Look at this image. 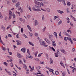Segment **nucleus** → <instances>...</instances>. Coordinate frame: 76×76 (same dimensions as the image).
<instances>
[{"label": "nucleus", "instance_id": "obj_53", "mask_svg": "<svg viewBox=\"0 0 76 76\" xmlns=\"http://www.w3.org/2000/svg\"><path fill=\"white\" fill-rule=\"evenodd\" d=\"M8 36L9 37H10V38L12 37V35H10V34H9L8 35Z\"/></svg>", "mask_w": 76, "mask_h": 76}, {"label": "nucleus", "instance_id": "obj_62", "mask_svg": "<svg viewBox=\"0 0 76 76\" xmlns=\"http://www.w3.org/2000/svg\"><path fill=\"white\" fill-rule=\"evenodd\" d=\"M52 49L53 50V51H56V50H55V49H54V48L52 47Z\"/></svg>", "mask_w": 76, "mask_h": 76}, {"label": "nucleus", "instance_id": "obj_14", "mask_svg": "<svg viewBox=\"0 0 76 76\" xmlns=\"http://www.w3.org/2000/svg\"><path fill=\"white\" fill-rule=\"evenodd\" d=\"M58 54H59V51H57V53H56L55 56L56 57H57L58 56Z\"/></svg>", "mask_w": 76, "mask_h": 76}, {"label": "nucleus", "instance_id": "obj_40", "mask_svg": "<svg viewBox=\"0 0 76 76\" xmlns=\"http://www.w3.org/2000/svg\"><path fill=\"white\" fill-rule=\"evenodd\" d=\"M67 5L68 6H70V2H68L67 3Z\"/></svg>", "mask_w": 76, "mask_h": 76}, {"label": "nucleus", "instance_id": "obj_51", "mask_svg": "<svg viewBox=\"0 0 76 76\" xmlns=\"http://www.w3.org/2000/svg\"><path fill=\"white\" fill-rule=\"evenodd\" d=\"M3 51H5L6 50V48L3 47L2 48Z\"/></svg>", "mask_w": 76, "mask_h": 76}, {"label": "nucleus", "instance_id": "obj_33", "mask_svg": "<svg viewBox=\"0 0 76 76\" xmlns=\"http://www.w3.org/2000/svg\"><path fill=\"white\" fill-rule=\"evenodd\" d=\"M46 29V27H44V28L42 29L43 32H45V31Z\"/></svg>", "mask_w": 76, "mask_h": 76}, {"label": "nucleus", "instance_id": "obj_1", "mask_svg": "<svg viewBox=\"0 0 76 76\" xmlns=\"http://www.w3.org/2000/svg\"><path fill=\"white\" fill-rule=\"evenodd\" d=\"M41 6L39 7L37 6L36 5H34V7H33L32 8V9L34 11H37V12H40L41 10H39V9L41 8Z\"/></svg>", "mask_w": 76, "mask_h": 76}, {"label": "nucleus", "instance_id": "obj_2", "mask_svg": "<svg viewBox=\"0 0 76 76\" xmlns=\"http://www.w3.org/2000/svg\"><path fill=\"white\" fill-rule=\"evenodd\" d=\"M40 43V44L41 45H44L45 47H47V46H48V45H45V43L44 42H45L44 41H42L41 40H40L39 41Z\"/></svg>", "mask_w": 76, "mask_h": 76}, {"label": "nucleus", "instance_id": "obj_21", "mask_svg": "<svg viewBox=\"0 0 76 76\" xmlns=\"http://www.w3.org/2000/svg\"><path fill=\"white\" fill-rule=\"evenodd\" d=\"M28 44H29V45H32V46H34V45L31 42H29Z\"/></svg>", "mask_w": 76, "mask_h": 76}, {"label": "nucleus", "instance_id": "obj_5", "mask_svg": "<svg viewBox=\"0 0 76 76\" xmlns=\"http://www.w3.org/2000/svg\"><path fill=\"white\" fill-rule=\"evenodd\" d=\"M5 70L6 72H7V74H8L9 75H10V76H11V75H12V73H11L10 72L8 71L6 69H5Z\"/></svg>", "mask_w": 76, "mask_h": 76}, {"label": "nucleus", "instance_id": "obj_27", "mask_svg": "<svg viewBox=\"0 0 76 76\" xmlns=\"http://www.w3.org/2000/svg\"><path fill=\"white\" fill-rule=\"evenodd\" d=\"M54 71V70L53 69H52L50 70V72L52 73L53 75H54V73L53 72Z\"/></svg>", "mask_w": 76, "mask_h": 76}, {"label": "nucleus", "instance_id": "obj_61", "mask_svg": "<svg viewBox=\"0 0 76 76\" xmlns=\"http://www.w3.org/2000/svg\"><path fill=\"white\" fill-rule=\"evenodd\" d=\"M7 4H10V1H8L7 2Z\"/></svg>", "mask_w": 76, "mask_h": 76}, {"label": "nucleus", "instance_id": "obj_30", "mask_svg": "<svg viewBox=\"0 0 76 76\" xmlns=\"http://www.w3.org/2000/svg\"><path fill=\"white\" fill-rule=\"evenodd\" d=\"M34 60L36 61H39V59L38 58H35Z\"/></svg>", "mask_w": 76, "mask_h": 76}, {"label": "nucleus", "instance_id": "obj_9", "mask_svg": "<svg viewBox=\"0 0 76 76\" xmlns=\"http://www.w3.org/2000/svg\"><path fill=\"white\" fill-rule=\"evenodd\" d=\"M34 3H35V4H36V5H37V6L38 5L39 2H38V1H37V0H34Z\"/></svg>", "mask_w": 76, "mask_h": 76}, {"label": "nucleus", "instance_id": "obj_19", "mask_svg": "<svg viewBox=\"0 0 76 76\" xmlns=\"http://www.w3.org/2000/svg\"><path fill=\"white\" fill-rule=\"evenodd\" d=\"M16 42H17L19 44H20V45H21V44H22V42L19 40H16Z\"/></svg>", "mask_w": 76, "mask_h": 76}, {"label": "nucleus", "instance_id": "obj_10", "mask_svg": "<svg viewBox=\"0 0 76 76\" xmlns=\"http://www.w3.org/2000/svg\"><path fill=\"white\" fill-rule=\"evenodd\" d=\"M17 56L18 58H21L22 57V56L19 53H17Z\"/></svg>", "mask_w": 76, "mask_h": 76}, {"label": "nucleus", "instance_id": "obj_57", "mask_svg": "<svg viewBox=\"0 0 76 76\" xmlns=\"http://www.w3.org/2000/svg\"><path fill=\"white\" fill-rule=\"evenodd\" d=\"M75 51V48H73L72 50V52H74Z\"/></svg>", "mask_w": 76, "mask_h": 76}, {"label": "nucleus", "instance_id": "obj_6", "mask_svg": "<svg viewBox=\"0 0 76 76\" xmlns=\"http://www.w3.org/2000/svg\"><path fill=\"white\" fill-rule=\"evenodd\" d=\"M57 12L58 13H60V14H63V13H64V12L62 11H60L59 10H57Z\"/></svg>", "mask_w": 76, "mask_h": 76}, {"label": "nucleus", "instance_id": "obj_18", "mask_svg": "<svg viewBox=\"0 0 76 76\" xmlns=\"http://www.w3.org/2000/svg\"><path fill=\"white\" fill-rule=\"evenodd\" d=\"M38 6H43V3L42 2H39Z\"/></svg>", "mask_w": 76, "mask_h": 76}, {"label": "nucleus", "instance_id": "obj_17", "mask_svg": "<svg viewBox=\"0 0 76 76\" xmlns=\"http://www.w3.org/2000/svg\"><path fill=\"white\" fill-rule=\"evenodd\" d=\"M35 25L36 26L37 25H38V21L37 20H36L35 21Z\"/></svg>", "mask_w": 76, "mask_h": 76}, {"label": "nucleus", "instance_id": "obj_47", "mask_svg": "<svg viewBox=\"0 0 76 76\" xmlns=\"http://www.w3.org/2000/svg\"><path fill=\"white\" fill-rule=\"evenodd\" d=\"M15 66L17 68V69H19V70H20V69H21L20 68V67H18V66L17 65H15Z\"/></svg>", "mask_w": 76, "mask_h": 76}, {"label": "nucleus", "instance_id": "obj_29", "mask_svg": "<svg viewBox=\"0 0 76 76\" xmlns=\"http://www.w3.org/2000/svg\"><path fill=\"white\" fill-rule=\"evenodd\" d=\"M19 60L20 61L19 63H20V64H23V62H22V60H20V59H19Z\"/></svg>", "mask_w": 76, "mask_h": 76}, {"label": "nucleus", "instance_id": "obj_26", "mask_svg": "<svg viewBox=\"0 0 76 76\" xmlns=\"http://www.w3.org/2000/svg\"><path fill=\"white\" fill-rule=\"evenodd\" d=\"M46 10L47 11V12H50V8H46Z\"/></svg>", "mask_w": 76, "mask_h": 76}, {"label": "nucleus", "instance_id": "obj_58", "mask_svg": "<svg viewBox=\"0 0 76 76\" xmlns=\"http://www.w3.org/2000/svg\"><path fill=\"white\" fill-rule=\"evenodd\" d=\"M37 76H43L44 75L42 74H41L40 75H38V74L37 75Z\"/></svg>", "mask_w": 76, "mask_h": 76}, {"label": "nucleus", "instance_id": "obj_56", "mask_svg": "<svg viewBox=\"0 0 76 76\" xmlns=\"http://www.w3.org/2000/svg\"><path fill=\"white\" fill-rule=\"evenodd\" d=\"M61 66H63V67H64V68H65V67H64V64H61Z\"/></svg>", "mask_w": 76, "mask_h": 76}, {"label": "nucleus", "instance_id": "obj_37", "mask_svg": "<svg viewBox=\"0 0 76 76\" xmlns=\"http://www.w3.org/2000/svg\"><path fill=\"white\" fill-rule=\"evenodd\" d=\"M4 65H5V66H7L8 65V63L6 62H4Z\"/></svg>", "mask_w": 76, "mask_h": 76}, {"label": "nucleus", "instance_id": "obj_16", "mask_svg": "<svg viewBox=\"0 0 76 76\" xmlns=\"http://www.w3.org/2000/svg\"><path fill=\"white\" fill-rule=\"evenodd\" d=\"M50 64H52L53 63V59H52V58H50Z\"/></svg>", "mask_w": 76, "mask_h": 76}, {"label": "nucleus", "instance_id": "obj_12", "mask_svg": "<svg viewBox=\"0 0 76 76\" xmlns=\"http://www.w3.org/2000/svg\"><path fill=\"white\" fill-rule=\"evenodd\" d=\"M52 45L53 47H56V44L55 43V41H54L52 42Z\"/></svg>", "mask_w": 76, "mask_h": 76}, {"label": "nucleus", "instance_id": "obj_42", "mask_svg": "<svg viewBox=\"0 0 76 76\" xmlns=\"http://www.w3.org/2000/svg\"><path fill=\"white\" fill-rule=\"evenodd\" d=\"M67 39H68V37H64V40L65 41H66L67 40Z\"/></svg>", "mask_w": 76, "mask_h": 76}, {"label": "nucleus", "instance_id": "obj_4", "mask_svg": "<svg viewBox=\"0 0 76 76\" xmlns=\"http://www.w3.org/2000/svg\"><path fill=\"white\" fill-rule=\"evenodd\" d=\"M44 40L45 41H46V42H47V43H48V44H51V42L47 38H45Z\"/></svg>", "mask_w": 76, "mask_h": 76}, {"label": "nucleus", "instance_id": "obj_13", "mask_svg": "<svg viewBox=\"0 0 76 76\" xmlns=\"http://www.w3.org/2000/svg\"><path fill=\"white\" fill-rule=\"evenodd\" d=\"M19 3L18 2L17 3H16L15 6L17 8H18V9H19Z\"/></svg>", "mask_w": 76, "mask_h": 76}, {"label": "nucleus", "instance_id": "obj_25", "mask_svg": "<svg viewBox=\"0 0 76 76\" xmlns=\"http://www.w3.org/2000/svg\"><path fill=\"white\" fill-rule=\"evenodd\" d=\"M23 69H26L27 68V66L24 64H23Z\"/></svg>", "mask_w": 76, "mask_h": 76}, {"label": "nucleus", "instance_id": "obj_22", "mask_svg": "<svg viewBox=\"0 0 76 76\" xmlns=\"http://www.w3.org/2000/svg\"><path fill=\"white\" fill-rule=\"evenodd\" d=\"M34 67H33L32 68H31V70H30V71L31 72H33L34 71Z\"/></svg>", "mask_w": 76, "mask_h": 76}, {"label": "nucleus", "instance_id": "obj_44", "mask_svg": "<svg viewBox=\"0 0 76 76\" xmlns=\"http://www.w3.org/2000/svg\"><path fill=\"white\" fill-rule=\"evenodd\" d=\"M29 36H30V37H32L33 35L32 33H31L30 32H29Z\"/></svg>", "mask_w": 76, "mask_h": 76}, {"label": "nucleus", "instance_id": "obj_20", "mask_svg": "<svg viewBox=\"0 0 76 76\" xmlns=\"http://www.w3.org/2000/svg\"><path fill=\"white\" fill-rule=\"evenodd\" d=\"M53 34L56 38H57V34L56 32H54Z\"/></svg>", "mask_w": 76, "mask_h": 76}, {"label": "nucleus", "instance_id": "obj_28", "mask_svg": "<svg viewBox=\"0 0 76 76\" xmlns=\"http://www.w3.org/2000/svg\"><path fill=\"white\" fill-rule=\"evenodd\" d=\"M42 20H45V17H44V15L42 16Z\"/></svg>", "mask_w": 76, "mask_h": 76}, {"label": "nucleus", "instance_id": "obj_34", "mask_svg": "<svg viewBox=\"0 0 76 76\" xmlns=\"http://www.w3.org/2000/svg\"><path fill=\"white\" fill-rule=\"evenodd\" d=\"M45 68L46 69H48L49 71H51V69L50 68H48V66H46Z\"/></svg>", "mask_w": 76, "mask_h": 76}, {"label": "nucleus", "instance_id": "obj_11", "mask_svg": "<svg viewBox=\"0 0 76 76\" xmlns=\"http://www.w3.org/2000/svg\"><path fill=\"white\" fill-rule=\"evenodd\" d=\"M66 30H64V35H66V36H67L68 37H69V34H68L67 33H66Z\"/></svg>", "mask_w": 76, "mask_h": 76}, {"label": "nucleus", "instance_id": "obj_39", "mask_svg": "<svg viewBox=\"0 0 76 76\" xmlns=\"http://www.w3.org/2000/svg\"><path fill=\"white\" fill-rule=\"evenodd\" d=\"M19 33L17 34L16 35V38H19Z\"/></svg>", "mask_w": 76, "mask_h": 76}, {"label": "nucleus", "instance_id": "obj_64", "mask_svg": "<svg viewBox=\"0 0 76 76\" xmlns=\"http://www.w3.org/2000/svg\"><path fill=\"white\" fill-rule=\"evenodd\" d=\"M8 53H9L10 55H11L12 54V53L11 52H9Z\"/></svg>", "mask_w": 76, "mask_h": 76}, {"label": "nucleus", "instance_id": "obj_55", "mask_svg": "<svg viewBox=\"0 0 76 76\" xmlns=\"http://www.w3.org/2000/svg\"><path fill=\"white\" fill-rule=\"evenodd\" d=\"M38 35V34L37 33H35V35L36 37H37Z\"/></svg>", "mask_w": 76, "mask_h": 76}, {"label": "nucleus", "instance_id": "obj_46", "mask_svg": "<svg viewBox=\"0 0 76 76\" xmlns=\"http://www.w3.org/2000/svg\"><path fill=\"white\" fill-rule=\"evenodd\" d=\"M23 28H22L21 29V32L22 33H23Z\"/></svg>", "mask_w": 76, "mask_h": 76}, {"label": "nucleus", "instance_id": "obj_41", "mask_svg": "<svg viewBox=\"0 0 76 76\" xmlns=\"http://www.w3.org/2000/svg\"><path fill=\"white\" fill-rule=\"evenodd\" d=\"M57 18H58V17L57 16H54L53 18V19L54 20H56V19Z\"/></svg>", "mask_w": 76, "mask_h": 76}, {"label": "nucleus", "instance_id": "obj_15", "mask_svg": "<svg viewBox=\"0 0 76 76\" xmlns=\"http://www.w3.org/2000/svg\"><path fill=\"white\" fill-rule=\"evenodd\" d=\"M60 51H61V53H64V54H66V51L64 50V49H62V50H60Z\"/></svg>", "mask_w": 76, "mask_h": 76}, {"label": "nucleus", "instance_id": "obj_31", "mask_svg": "<svg viewBox=\"0 0 76 76\" xmlns=\"http://www.w3.org/2000/svg\"><path fill=\"white\" fill-rule=\"evenodd\" d=\"M27 53L29 54V55H30L31 52H29V49L27 50Z\"/></svg>", "mask_w": 76, "mask_h": 76}, {"label": "nucleus", "instance_id": "obj_54", "mask_svg": "<svg viewBox=\"0 0 76 76\" xmlns=\"http://www.w3.org/2000/svg\"><path fill=\"white\" fill-rule=\"evenodd\" d=\"M65 1L64 0L63 1V2H64V6H66V3H65Z\"/></svg>", "mask_w": 76, "mask_h": 76}, {"label": "nucleus", "instance_id": "obj_24", "mask_svg": "<svg viewBox=\"0 0 76 76\" xmlns=\"http://www.w3.org/2000/svg\"><path fill=\"white\" fill-rule=\"evenodd\" d=\"M12 16L13 19H15V18H16V15H15V14L14 13H13V14L12 15Z\"/></svg>", "mask_w": 76, "mask_h": 76}, {"label": "nucleus", "instance_id": "obj_8", "mask_svg": "<svg viewBox=\"0 0 76 76\" xmlns=\"http://www.w3.org/2000/svg\"><path fill=\"white\" fill-rule=\"evenodd\" d=\"M27 27L28 28L29 30L30 31V32H32V29L30 27V26L29 25H27Z\"/></svg>", "mask_w": 76, "mask_h": 76}, {"label": "nucleus", "instance_id": "obj_48", "mask_svg": "<svg viewBox=\"0 0 76 76\" xmlns=\"http://www.w3.org/2000/svg\"><path fill=\"white\" fill-rule=\"evenodd\" d=\"M1 28L2 29H5V27H4L3 26H1Z\"/></svg>", "mask_w": 76, "mask_h": 76}, {"label": "nucleus", "instance_id": "obj_23", "mask_svg": "<svg viewBox=\"0 0 76 76\" xmlns=\"http://www.w3.org/2000/svg\"><path fill=\"white\" fill-rule=\"evenodd\" d=\"M38 51H36L35 53L34 54L35 57H37V55L38 54Z\"/></svg>", "mask_w": 76, "mask_h": 76}, {"label": "nucleus", "instance_id": "obj_52", "mask_svg": "<svg viewBox=\"0 0 76 76\" xmlns=\"http://www.w3.org/2000/svg\"><path fill=\"white\" fill-rule=\"evenodd\" d=\"M39 64H44V61H40L39 62Z\"/></svg>", "mask_w": 76, "mask_h": 76}, {"label": "nucleus", "instance_id": "obj_59", "mask_svg": "<svg viewBox=\"0 0 76 76\" xmlns=\"http://www.w3.org/2000/svg\"><path fill=\"white\" fill-rule=\"evenodd\" d=\"M62 76H65V73H64V72H63L62 73Z\"/></svg>", "mask_w": 76, "mask_h": 76}, {"label": "nucleus", "instance_id": "obj_43", "mask_svg": "<svg viewBox=\"0 0 76 76\" xmlns=\"http://www.w3.org/2000/svg\"><path fill=\"white\" fill-rule=\"evenodd\" d=\"M10 27H11V25H10L8 26L7 28V29H8L10 28Z\"/></svg>", "mask_w": 76, "mask_h": 76}, {"label": "nucleus", "instance_id": "obj_32", "mask_svg": "<svg viewBox=\"0 0 76 76\" xmlns=\"http://www.w3.org/2000/svg\"><path fill=\"white\" fill-rule=\"evenodd\" d=\"M13 3H16L18 1L17 0H12Z\"/></svg>", "mask_w": 76, "mask_h": 76}, {"label": "nucleus", "instance_id": "obj_50", "mask_svg": "<svg viewBox=\"0 0 76 76\" xmlns=\"http://www.w3.org/2000/svg\"><path fill=\"white\" fill-rule=\"evenodd\" d=\"M55 73L56 75H58L59 73L58 72L56 71L55 72Z\"/></svg>", "mask_w": 76, "mask_h": 76}, {"label": "nucleus", "instance_id": "obj_38", "mask_svg": "<svg viewBox=\"0 0 76 76\" xmlns=\"http://www.w3.org/2000/svg\"><path fill=\"white\" fill-rule=\"evenodd\" d=\"M62 23V21L61 20H60L58 23V25H60L61 23Z\"/></svg>", "mask_w": 76, "mask_h": 76}, {"label": "nucleus", "instance_id": "obj_45", "mask_svg": "<svg viewBox=\"0 0 76 76\" xmlns=\"http://www.w3.org/2000/svg\"><path fill=\"white\" fill-rule=\"evenodd\" d=\"M28 8L29 10H30L31 12H32V10H31V7L30 6H29Z\"/></svg>", "mask_w": 76, "mask_h": 76}, {"label": "nucleus", "instance_id": "obj_63", "mask_svg": "<svg viewBox=\"0 0 76 76\" xmlns=\"http://www.w3.org/2000/svg\"><path fill=\"white\" fill-rule=\"evenodd\" d=\"M28 58H33V57H32V56H30L29 57H28Z\"/></svg>", "mask_w": 76, "mask_h": 76}, {"label": "nucleus", "instance_id": "obj_3", "mask_svg": "<svg viewBox=\"0 0 76 76\" xmlns=\"http://www.w3.org/2000/svg\"><path fill=\"white\" fill-rule=\"evenodd\" d=\"M13 15V13L10 11V10L9 12V20H10V19L12 18V15Z\"/></svg>", "mask_w": 76, "mask_h": 76}, {"label": "nucleus", "instance_id": "obj_36", "mask_svg": "<svg viewBox=\"0 0 76 76\" xmlns=\"http://www.w3.org/2000/svg\"><path fill=\"white\" fill-rule=\"evenodd\" d=\"M1 12H0V18L1 19H2V18H3V16H2L1 14Z\"/></svg>", "mask_w": 76, "mask_h": 76}, {"label": "nucleus", "instance_id": "obj_35", "mask_svg": "<svg viewBox=\"0 0 76 76\" xmlns=\"http://www.w3.org/2000/svg\"><path fill=\"white\" fill-rule=\"evenodd\" d=\"M22 35H23V37H25V38H28V37H27L26 35H25L24 34H23Z\"/></svg>", "mask_w": 76, "mask_h": 76}, {"label": "nucleus", "instance_id": "obj_7", "mask_svg": "<svg viewBox=\"0 0 76 76\" xmlns=\"http://www.w3.org/2000/svg\"><path fill=\"white\" fill-rule=\"evenodd\" d=\"M25 50H26V49L25 48H23L21 49V51L24 53H25Z\"/></svg>", "mask_w": 76, "mask_h": 76}, {"label": "nucleus", "instance_id": "obj_60", "mask_svg": "<svg viewBox=\"0 0 76 76\" xmlns=\"http://www.w3.org/2000/svg\"><path fill=\"white\" fill-rule=\"evenodd\" d=\"M26 71H27V72H28L29 71V69H28V67L27 68H26L25 69Z\"/></svg>", "mask_w": 76, "mask_h": 76}, {"label": "nucleus", "instance_id": "obj_49", "mask_svg": "<svg viewBox=\"0 0 76 76\" xmlns=\"http://www.w3.org/2000/svg\"><path fill=\"white\" fill-rule=\"evenodd\" d=\"M19 20L20 21V22H22L23 20V19L21 18H19Z\"/></svg>", "mask_w": 76, "mask_h": 76}]
</instances>
